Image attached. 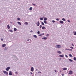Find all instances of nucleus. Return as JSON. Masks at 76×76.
Here are the masks:
<instances>
[{
	"instance_id": "c85d7f7f",
	"label": "nucleus",
	"mask_w": 76,
	"mask_h": 76,
	"mask_svg": "<svg viewBox=\"0 0 76 76\" xmlns=\"http://www.w3.org/2000/svg\"><path fill=\"white\" fill-rule=\"evenodd\" d=\"M74 60L75 61H76V57H74Z\"/></svg>"
},
{
	"instance_id": "e433bc0d",
	"label": "nucleus",
	"mask_w": 76,
	"mask_h": 76,
	"mask_svg": "<svg viewBox=\"0 0 76 76\" xmlns=\"http://www.w3.org/2000/svg\"><path fill=\"white\" fill-rule=\"evenodd\" d=\"M70 48H71L72 49H73V48H73V47H70Z\"/></svg>"
},
{
	"instance_id": "a19ab883",
	"label": "nucleus",
	"mask_w": 76,
	"mask_h": 76,
	"mask_svg": "<svg viewBox=\"0 0 76 76\" xmlns=\"http://www.w3.org/2000/svg\"><path fill=\"white\" fill-rule=\"evenodd\" d=\"M52 22L53 23H54V22H55V21H54V20H52Z\"/></svg>"
},
{
	"instance_id": "69168bd1",
	"label": "nucleus",
	"mask_w": 76,
	"mask_h": 76,
	"mask_svg": "<svg viewBox=\"0 0 76 76\" xmlns=\"http://www.w3.org/2000/svg\"><path fill=\"white\" fill-rule=\"evenodd\" d=\"M36 24H37V23H36Z\"/></svg>"
},
{
	"instance_id": "6e6d98bb",
	"label": "nucleus",
	"mask_w": 76,
	"mask_h": 76,
	"mask_svg": "<svg viewBox=\"0 0 76 76\" xmlns=\"http://www.w3.org/2000/svg\"><path fill=\"white\" fill-rule=\"evenodd\" d=\"M59 60H61V58H60L59 59Z\"/></svg>"
},
{
	"instance_id": "c9c22d12",
	"label": "nucleus",
	"mask_w": 76,
	"mask_h": 76,
	"mask_svg": "<svg viewBox=\"0 0 76 76\" xmlns=\"http://www.w3.org/2000/svg\"><path fill=\"white\" fill-rule=\"evenodd\" d=\"M39 36L40 37H41V36H42V34H39Z\"/></svg>"
},
{
	"instance_id": "9b49d317",
	"label": "nucleus",
	"mask_w": 76,
	"mask_h": 76,
	"mask_svg": "<svg viewBox=\"0 0 76 76\" xmlns=\"http://www.w3.org/2000/svg\"><path fill=\"white\" fill-rule=\"evenodd\" d=\"M60 23H62V24H63V23H64V22L62 20H60Z\"/></svg>"
},
{
	"instance_id": "5fc2aeb1",
	"label": "nucleus",
	"mask_w": 76,
	"mask_h": 76,
	"mask_svg": "<svg viewBox=\"0 0 76 76\" xmlns=\"http://www.w3.org/2000/svg\"><path fill=\"white\" fill-rule=\"evenodd\" d=\"M42 18H44H44H45V17L44 16L42 17Z\"/></svg>"
},
{
	"instance_id": "0e129e2a",
	"label": "nucleus",
	"mask_w": 76,
	"mask_h": 76,
	"mask_svg": "<svg viewBox=\"0 0 76 76\" xmlns=\"http://www.w3.org/2000/svg\"><path fill=\"white\" fill-rule=\"evenodd\" d=\"M31 42H28V43H30Z\"/></svg>"
},
{
	"instance_id": "e2e57ef3",
	"label": "nucleus",
	"mask_w": 76,
	"mask_h": 76,
	"mask_svg": "<svg viewBox=\"0 0 76 76\" xmlns=\"http://www.w3.org/2000/svg\"><path fill=\"white\" fill-rule=\"evenodd\" d=\"M36 70H37V71H38V69H37Z\"/></svg>"
},
{
	"instance_id": "2eb2a0df",
	"label": "nucleus",
	"mask_w": 76,
	"mask_h": 76,
	"mask_svg": "<svg viewBox=\"0 0 76 76\" xmlns=\"http://www.w3.org/2000/svg\"><path fill=\"white\" fill-rule=\"evenodd\" d=\"M37 26H39V22L38 21L37 22Z\"/></svg>"
},
{
	"instance_id": "2f4dec72",
	"label": "nucleus",
	"mask_w": 76,
	"mask_h": 76,
	"mask_svg": "<svg viewBox=\"0 0 76 76\" xmlns=\"http://www.w3.org/2000/svg\"><path fill=\"white\" fill-rule=\"evenodd\" d=\"M41 23L42 25H44V23L43 22H42Z\"/></svg>"
},
{
	"instance_id": "bf43d9fd",
	"label": "nucleus",
	"mask_w": 76,
	"mask_h": 76,
	"mask_svg": "<svg viewBox=\"0 0 76 76\" xmlns=\"http://www.w3.org/2000/svg\"><path fill=\"white\" fill-rule=\"evenodd\" d=\"M64 74H62V76H64Z\"/></svg>"
},
{
	"instance_id": "c756f323",
	"label": "nucleus",
	"mask_w": 76,
	"mask_h": 76,
	"mask_svg": "<svg viewBox=\"0 0 76 76\" xmlns=\"http://www.w3.org/2000/svg\"><path fill=\"white\" fill-rule=\"evenodd\" d=\"M40 20H43V18H40Z\"/></svg>"
},
{
	"instance_id": "a18cd8bd",
	"label": "nucleus",
	"mask_w": 76,
	"mask_h": 76,
	"mask_svg": "<svg viewBox=\"0 0 76 76\" xmlns=\"http://www.w3.org/2000/svg\"><path fill=\"white\" fill-rule=\"evenodd\" d=\"M1 41H3V39H1Z\"/></svg>"
},
{
	"instance_id": "4d7b16f0",
	"label": "nucleus",
	"mask_w": 76,
	"mask_h": 76,
	"mask_svg": "<svg viewBox=\"0 0 76 76\" xmlns=\"http://www.w3.org/2000/svg\"><path fill=\"white\" fill-rule=\"evenodd\" d=\"M55 72H57V71H56V70H55Z\"/></svg>"
},
{
	"instance_id": "f704fd0d",
	"label": "nucleus",
	"mask_w": 76,
	"mask_h": 76,
	"mask_svg": "<svg viewBox=\"0 0 76 76\" xmlns=\"http://www.w3.org/2000/svg\"><path fill=\"white\" fill-rule=\"evenodd\" d=\"M44 22L46 24L47 23V22L45 21H44Z\"/></svg>"
},
{
	"instance_id": "393cba45",
	"label": "nucleus",
	"mask_w": 76,
	"mask_h": 76,
	"mask_svg": "<svg viewBox=\"0 0 76 76\" xmlns=\"http://www.w3.org/2000/svg\"><path fill=\"white\" fill-rule=\"evenodd\" d=\"M39 34H40V32L39 31H37V34H38V35H39Z\"/></svg>"
},
{
	"instance_id": "58836bf2",
	"label": "nucleus",
	"mask_w": 76,
	"mask_h": 76,
	"mask_svg": "<svg viewBox=\"0 0 76 76\" xmlns=\"http://www.w3.org/2000/svg\"><path fill=\"white\" fill-rule=\"evenodd\" d=\"M65 56L66 57H68V56H67V55H65Z\"/></svg>"
},
{
	"instance_id": "8fccbe9b",
	"label": "nucleus",
	"mask_w": 76,
	"mask_h": 76,
	"mask_svg": "<svg viewBox=\"0 0 76 76\" xmlns=\"http://www.w3.org/2000/svg\"><path fill=\"white\" fill-rule=\"evenodd\" d=\"M65 50H69V49L66 48Z\"/></svg>"
},
{
	"instance_id": "052dcab7",
	"label": "nucleus",
	"mask_w": 76,
	"mask_h": 76,
	"mask_svg": "<svg viewBox=\"0 0 76 76\" xmlns=\"http://www.w3.org/2000/svg\"><path fill=\"white\" fill-rule=\"evenodd\" d=\"M10 23H13L12 22H10Z\"/></svg>"
},
{
	"instance_id": "5701e85b",
	"label": "nucleus",
	"mask_w": 76,
	"mask_h": 76,
	"mask_svg": "<svg viewBox=\"0 0 76 76\" xmlns=\"http://www.w3.org/2000/svg\"><path fill=\"white\" fill-rule=\"evenodd\" d=\"M24 24H25V25H28V22H26L24 23Z\"/></svg>"
},
{
	"instance_id": "3c124183",
	"label": "nucleus",
	"mask_w": 76,
	"mask_h": 76,
	"mask_svg": "<svg viewBox=\"0 0 76 76\" xmlns=\"http://www.w3.org/2000/svg\"><path fill=\"white\" fill-rule=\"evenodd\" d=\"M38 73H41V72L40 71H39L38 72Z\"/></svg>"
},
{
	"instance_id": "ddd939ff",
	"label": "nucleus",
	"mask_w": 76,
	"mask_h": 76,
	"mask_svg": "<svg viewBox=\"0 0 76 76\" xmlns=\"http://www.w3.org/2000/svg\"><path fill=\"white\" fill-rule=\"evenodd\" d=\"M14 57L16 59H17V60H18V58H17V56H16L15 55L14 56Z\"/></svg>"
},
{
	"instance_id": "79ce46f5",
	"label": "nucleus",
	"mask_w": 76,
	"mask_h": 76,
	"mask_svg": "<svg viewBox=\"0 0 76 76\" xmlns=\"http://www.w3.org/2000/svg\"><path fill=\"white\" fill-rule=\"evenodd\" d=\"M69 51H72V49H69Z\"/></svg>"
},
{
	"instance_id": "09e8293b",
	"label": "nucleus",
	"mask_w": 76,
	"mask_h": 76,
	"mask_svg": "<svg viewBox=\"0 0 76 76\" xmlns=\"http://www.w3.org/2000/svg\"><path fill=\"white\" fill-rule=\"evenodd\" d=\"M33 32V31L32 30H31L30 31V32Z\"/></svg>"
},
{
	"instance_id": "473e14b6",
	"label": "nucleus",
	"mask_w": 76,
	"mask_h": 76,
	"mask_svg": "<svg viewBox=\"0 0 76 76\" xmlns=\"http://www.w3.org/2000/svg\"><path fill=\"white\" fill-rule=\"evenodd\" d=\"M7 47H6L5 48L4 50H7Z\"/></svg>"
},
{
	"instance_id": "f3484780",
	"label": "nucleus",
	"mask_w": 76,
	"mask_h": 76,
	"mask_svg": "<svg viewBox=\"0 0 76 76\" xmlns=\"http://www.w3.org/2000/svg\"><path fill=\"white\" fill-rule=\"evenodd\" d=\"M69 61H70V62H72L73 61V60L71 59H69Z\"/></svg>"
},
{
	"instance_id": "7ed1b4c3",
	"label": "nucleus",
	"mask_w": 76,
	"mask_h": 76,
	"mask_svg": "<svg viewBox=\"0 0 76 76\" xmlns=\"http://www.w3.org/2000/svg\"><path fill=\"white\" fill-rule=\"evenodd\" d=\"M10 69V67H7V68H6V70L7 71H9V69Z\"/></svg>"
},
{
	"instance_id": "72a5a7b5",
	"label": "nucleus",
	"mask_w": 76,
	"mask_h": 76,
	"mask_svg": "<svg viewBox=\"0 0 76 76\" xmlns=\"http://www.w3.org/2000/svg\"><path fill=\"white\" fill-rule=\"evenodd\" d=\"M74 35H76V31L74 32Z\"/></svg>"
},
{
	"instance_id": "aec40b11",
	"label": "nucleus",
	"mask_w": 76,
	"mask_h": 76,
	"mask_svg": "<svg viewBox=\"0 0 76 76\" xmlns=\"http://www.w3.org/2000/svg\"><path fill=\"white\" fill-rule=\"evenodd\" d=\"M64 70H67V68H63Z\"/></svg>"
},
{
	"instance_id": "de8ad7c7",
	"label": "nucleus",
	"mask_w": 76,
	"mask_h": 76,
	"mask_svg": "<svg viewBox=\"0 0 76 76\" xmlns=\"http://www.w3.org/2000/svg\"><path fill=\"white\" fill-rule=\"evenodd\" d=\"M46 36L47 37L48 36H49V34H48L46 35Z\"/></svg>"
},
{
	"instance_id": "b1692460",
	"label": "nucleus",
	"mask_w": 76,
	"mask_h": 76,
	"mask_svg": "<svg viewBox=\"0 0 76 76\" xmlns=\"http://www.w3.org/2000/svg\"><path fill=\"white\" fill-rule=\"evenodd\" d=\"M9 31H10V32H13V31L12 30H9Z\"/></svg>"
},
{
	"instance_id": "cd10ccee",
	"label": "nucleus",
	"mask_w": 76,
	"mask_h": 76,
	"mask_svg": "<svg viewBox=\"0 0 76 76\" xmlns=\"http://www.w3.org/2000/svg\"><path fill=\"white\" fill-rule=\"evenodd\" d=\"M27 41L30 42V41H31V39H28Z\"/></svg>"
},
{
	"instance_id": "a878e982",
	"label": "nucleus",
	"mask_w": 76,
	"mask_h": 76,
	"mask_svg": "<svg viewBox=\"0 0 76 76\" xmlns=\"http://www.w3.org/2000/svg\"><path fill=\"white\" fill-rule=\"evenodd\" d=\"M45 28V26H43L42 27V29H44Z\"/></svg>"
},
{
	"instance_id": "603ef678",
	"label": "nucleus",
	"mask_w": 76,
	"mask_h": 76,
	"mask_svg": "<svg viewBox=\"0 0 76 76\" xmlns=\"http://www.w3.org/2000/svg\"><path fill=\"white\" fill-rule=\"evenodd\" d=\"M72 45L73 46V47H74V45H73V43L72 44Z\"/></svg>"
},
{
	"instance_id": "dca6fc26",
	"label": "nucleus",
	"mask_w": 76,
	"mask_h": 76,
	"mask_svg": "<svg viewBox=\"0 0 76 76\" xmlns=\"http://www.w3.org/2000/svg\"><path fill=\"white\" fill-rule=\"evenodd\" d=\"M10 26H9V25H7V28H8V29H10Z\"/></svg>"
},
{
	"instance_id": "39448f33",
	"label": "nucleus",
	"mask_w": 76,
	"mask_h": 76,
	"mask_svg": "<svg viewBox=\"0 0 76 76\" xmlns=\"http://www.w3.org/2000/svg\"><path fill=\"white\" fill-rule=\"evenodd\" d=\"M72 73H73V72L72 71H70L68 73L69 75H72Z\"/></svg>"
},
{
	"instance_id": "1a4fd4ad",
	"label": "nucleus",
	"mask_w": 76,
	"mask_h": 76,
	"mask_svg": "<svg viewBox=\"0 0 76 76\" xmlns=\"http://www.w3.org/2000/svg\"><path fill=\"white\" fill-rule=\"evenodd\" d=\"M60 57H64V55H59Z\"/></svg>"
},
{
	"instance_id": "13d9d810",
	"label": "nucleus",
	"mask_w": 76,
	"mask_h": 76,
	"mask_svg": "<svg viewBox=\"0 0 76 76\" xmlns=\"http://www.w3.org/2000/svg\"><path fill=\"white\" fill-rule=\"evenodd\" d=\"M30 73H31V74H32L33 73H32V72H31Z\"/></svg>"
},
{
	"instance_id": "bb28decb",
	"label": "nucleus",
	"mask_w": 76,
	"mask_h": 76,
	"mask_svg": "<svg viewBox=\"0 0 76 76\" xmlns=\"http://www.w3.org/2000/svg\"><path fill=\"white\" fill-rule=\"evenodd\" d=\"M62 20H63V21H66V20L64 18H63Z\"/></svg>"
},
{
	"instance_id": "412c9836",
	"label": "nucleus",
	"mask_w": 76,
	"mask_h": 76,
	"mask_svg": "<svg viewBox=\"0 0 76 76\" xmlns=\"http://www.w3.org/2000/svg\"><path fill=\"white\" fill-rule=\"evenodd\" d=\"M29 10H32V7H31L29 9Z\"/></svg>"
},
{
	"instance_id": "423d86ee",
	"label": "nucleus",
	"mask_w": 76,
	"mask_h": 76,
	"mask_svg": "<svg viewBox=\"0 0 76 76\" xmlns=\"http://www.w3.org/2000/svg\"><path fill=\"white\" fill-rule=\"evenodd\" d=\"M34 67H31V72H34Z\"/></svg>"
},
{
	"instance_id": "4c0bfd02",
	"label": "nucleus",
	"mask_w": 76,
	"mask_h": 76,
	"mask_svg": "<svg viewBox=\"0 0 76 76\" xmlns=\"http://www.w3.org/2000/svg\"><path fill=\"white\" fill-rule=\"evenodd\" d=\"M42 28V25H40V28Z\"/></svg>"
},
{
	"instance_id": "4468645a",
	"label": "nucleus",
	"mask_w": 76,
	"mask_h": 76,
	"mask_svg": "<svg viewBox=\"0 0 76 76\" xmlns=\"http://www.w3.org/2000/svg\"><path fill=\"white\" fill-rule=\"evenodd\" d=\"M17 23L19 25H22V24L20 23V22H17Z\"/></svg>"
},
{
	"instance_id": "0eeeda50",
	"label": "nucleus",
	"mask_w": 76,
	"mask_h": 76,
	"mask_svg": "<svg viewBox=\"0 0 76 76\" xmlns=\"http://www.w3.org/2000/svg\"><path fill=\"white\" fill-rule=\"evenodd\" d=\"M42 39L46 40L47 39V37H44L42 38Z\"/></svg>"
},
{
	"instance_id": "49530a36",
	"label": "nucleus",
	"mask_w": 76,
	"mask_h": 76,
	"mask_svg": "<svg viewBox=\"0 0 76 76\" xmlns=\"http://www.w3.org/2000/svg\"><path fill=\"white\" fill-rule=\"evenodd\" d=\"M42 35H44V33H43L42 34Z\"/></svg>"
},
{
	"instance_id": "f8f14e48",
	"label": "nucleus",
	"mask_w": 76,
	"mask_h": 76,
	"mask_svg": "<svg viewBox=\"0 0 76 76\" xmlns=\"http://www.w3.org/2000/svg\"><path fill=\"white\" fill-rule=\"evenodd\" d=\"M69 56L70 57H73V56L71 54H69Z\"/></svg>"
},
{
	"instance_id": "4be33fe9",
	"label": "nucleus",
	"mask_w": 76,
	"mask_h": 76,
	"mask_svg": "<svg viewBox=\"0 0 76 76\" xmlns=\"http://www.w3.org/2000/svg\"><path fill=\"white\" fill-rule=\"evenodd\" d=\"M14 30L15 31H17V29H16V28H14Z\"/></svg>"
},
{
	"instance_id": "7c9ffc66",
	"label": "nucleus",
	"mask_w": 76,
	"mask_h": 76,
	"mask_svg": "<svg viewBox=\"0 0 76 76\" xmlns=\"http://www.w3.org/2000/svg\"><path fill=\"white\" fill-rule=\"evenodd\" d=\"M17 20H20V18H17Z\"/></svg>"
},
{
	"instance_id": "c03bdc74",
	"label": "nucleus",
	"mask_w": 76,
	"mask_h": 76,
	"mask_svg": "<svg viewBox=\"0 0 76 76\" xmlns=\"http://www.w3.org/2000/svg\"><path fill=\"white\" fill-rule=\"evenodd\" d=\"M67 22H70V21L69 20H67Z\"/></svg>"
},
{
	"instance_id": "6ab92c4d",
	"label": "nucleus",
	"mask_w": 76,
	"mask_h": 76,
	"mask_svg": "<svg viewBox=\"0 0 76 76\" xmlns=\"http://www.w3.org/2000/svg\"><path fill=\"white\" fill-rule=\"evenodd\" d=\"M44 20L45 21L47 20V18H45L44 19Z\"/></svg>"
},
{
	"instance_id": "ea45409f",
	"label": "nucleus",
	"mask_w": 76,
	"mask_h": 76,
	"mask_svg": "<svg viewBox=\"0 0 76 76\" xmlns=\"http://www.w3.org/2000/svg\"><path fill=\"white\" fill-rule=\"evenodd\" d=\"M56 20H57V21H58V20H59V19L58 18H57L56 19Z\"/></svg>"
},
{
	"instance_id": "f257e3e1",
	"label": "nucleus",
	"mask_w": 76,
	"mask_h": 76,
	"mask_svg": "<svg viewBox=\"0 0 76 76\" xmlns=\"http://www.w3.org/2000/svg\"><path fill=\"white\" fill-rule=\"evenodd\" d=\"M55 47L56 48H61V46L60 45H56V46Z\"/></svg>"
},
{
	"instance_id": "680f3d73",
	"label": "nucleus",
	"mask_w": 76,
	"mask_h": 76,
	"mask_svg": "<svg viewBox=\"0 0 76 76\" xmlns=\"http://www.w3.org/2000/svg\"><path fill=\"white\" fill-rule=\"evenodd\" d=\"M60 72H61V70H60Z\"/></svg>"
},
{
	"instance_id": "a211bd4d",
	"label": "nucleus",
	"mask_w": 76,
	"mask_h": 76,
	"mask_svg": "<svg viewBox=\"0 0 76 76\" xmlns=\"http://www.w3.org/2000/svg\"><path fill=\"white\" fill-rule=\"evenodd\" d=\"M33 37H34L35 38H37V35H34Z\"/></svg>"
},
{
	"instance_id": "f03ea898",
	"label": "nucleus",
	"mask_w": 76,
	"mask_h": 76,
	"mask_svg": "<svg viewBox=\"0 0 76 76\" xmlns=\"http://www.w3.org/2000/svg\"><path fill=\"white\" fill-rule=\"evenodd\" d=\"M3 72L4 73V74H5V75H8V72L4 71V70L3 71Z\"/></svg>"
},
{
	"instance_id": "9d476101",
	"label": "nucleus",
	"mask_w": 76,
	"mask_h": 76,
	"mask_svg": "<svg viewBox=\"0 0 76 76\" xmlns=\"http://www.w3.org/2000/svg\"><path fill=\"white\" fill-rule=\"evenodd\" d=\"M2 45V47H6V45L3 44V45Z\"/></svg>"
},
{
	"instance_id": "20e7f679",
	"label": "nucleus",
	"mask_w": 76,
	"mask_h": 76,
	"mask_svg": "<svg viewBox=\"0 0 76 76\" xmlns=\"http://www.w3.org/2000/svg\"><path fill=\"white\" fill-rule=\"evenodd\" d=\"M9 75L10 76H12V72L11 71H9Z\"/></svg>"
},
{
	"instance_id": "6e6552de",
	"label": "nucleus",
	"mask_w": 76,
	"mask_h": 76,
	"mask_svg": "<svg viewBox=\"0 0 76 76\" xmlns=\"http://www.w3.org/2000/svg\"><path fill=\"white\" fill-rule=\"evenodd\" d=\"M57 53L58 54H61V52L59 50L57 51Z\"/></svg>"
},
{
	"instance_id": "864d4df0",
	"label": "nucleus",
	"mask_w": 76,
	"mask_h": 76,
	"mask_svg": "<svg viewBox=\"0 0 76 76\" xmlns=\"http://www.w3.org/2000/svg\"><path fill=\"white\" fill-rule=\"evenodd\" d=\"M15 73H16V74H18V73L17 72H15Z\"/></svg>"
},
{
	"instance_id": "37998d69",
	"label": "nucleus",
	"mask_w": 76,
	"mask_h": 76,
	"mask_svg": "<svg viewBox=\"0 0 76 76\" xmlns=\"http://www.w3.org/2000/svg\"><path fill=\"white\" fill-rule=\"evenodd\" d=\"M33 6H36V4H33Z\"/></svg>"
}]
</instances>
